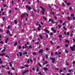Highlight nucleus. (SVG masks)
<instances>
[{
	"instance_id": "9d476101",
	"label": "nucleus",
	"mask_w": 75,
	"mask_h": 75,
	"mask_svg": "<svg viewBox=\"0 0 75 75\" xmlns=\"http://www.w3.org/2000/svg\"><path fill=\"white\" fill-rule=\"evenodd\" d=\"M48 64V61H45L44 63H43V65H44L45 64Z\"/></svg>"
},
{
	"instance_id": "393cba45",
	"label": "nucleus",
	"mask_w": 75,
	"mask_h": 75,
	"mask_svg": "<svg viewBox=\"0 0 75 75\" xmlns=\"http://www.w3.org/2000/svg\"><path fill=\"white\" fill-rule=\"evenodd\" d=\"M24 66L25 67H27L28 68L29 67V66L28 65L26 64L24 65Z\"/></svg>"
},
{
	"instance_id": "864d4df0",
	"label": "nucleus",
	"mask_w": 75,
	"mask_h": 75,
	"mask_svg": "<svg viewBox=\"0 0 75 75\" xmlns=\"http://www.w3.org/2000/svg\"><path fill=\"white\" fill-rule=\"evenodd\" d=\"M27 54V52H25L23 53V54Z\"/></svg>"
},
{
	"instance_id": "f704fd0d",
	"label": "nucleus",
	"mask_w": 75,
	"mask_h": 75,
	"mask_svg": "<svg viewBox=\"0 0 75 75\" xmlns=\"http://www.w3.org/2000/svg\"><path fill=\"white\" fill-rule=\"evenodd\" d=\"M40 28H39V27L38 28V29H37L38 31H40Z\"/></svg>"
},
{
	"instance_id": "aec40b11",
	"label": "nucleus",
	"mask_w": 75,
	"mask_h": 75,
	"mask_svg": "<svg viewBox=\"0 0 75 75\" xmlns=\"http://www.w3.org/2000/svg\"><path fill=\"white\" fill-rule=\"evenodd\" d=\"M45 36L47 38H48V35L47 33H45Z\"/></svg>"
},
{
	"instance_id": "69168bd1",
	"label": "nucleus",
	"mask_w": 75,
	"mask_h": 75,
	"mask_svg": "<svg viewBox=\"0 0 75 75\" xmlns=\"http://www.w3.org/2000/svg\"><path fill=\"white\" fill-rule=\"evenodd\" d=\"M59 21L60 22V23H62V20H59Z\"/></svg>"
},
{
	"instance_id": "f257e3e1",
	"label": "nucleus",
	"mask_w": 75,
	"mask_h": 75,
	"mask_svg": "<svg viewBox=\"0 0 75 75\" xmlns=\"http://www.w3.org/2000/svg\"><path fill=\"white\" fill-rule=\"evenodd\" d=\"M73 47H70V48L72 51H74L75 49V45H73Z\"/></svg>"
},
{
	"instance_id": "6ab92c4d",
	"label": "nucleus",
	"mask_w": 75,
	"mask_h": 75,
	"mask_svg": "<svg viewBox=\"0 0 75 75\" xmlns=\"http://www.w3.org/2000/svg\"><path fill=\"white\" fill-rule=\"evenodd\" d=\"M9 32H10V30H7V31L6 32V34H9Z\"/></svg>"
},
{
	"instance_id": "e433bc0d",
	"label": "nucleus",
	"mask_w": 75,
	"mask_h": 75,
	"mask_svg": "<svg viewBox=\"0 0 75 75\" xmlns=\"http://www.w3.org/2000/svg\"><path fill=\"white\" fill-rule=\"evenodd\" d=\"M62 5L63 6H65V4L64 2L62 3Z\"/></svg>"
},
{
	"instance_id": "ea45409f",
	"label": "nucleus",
	"mask_w": 75,
	"mask_h": 75,
	"mask_svg": "<svg viewBox=\"0 0 75 75\" xmlns=\"http://www.w3.org/2000/svg\"><path fill=\"white\" fill-rule=\"evenodd\" d=\"M3 41H1L0 42V43L1 44H3Z\"/></svg>"
},
{
	"instance_id": "052dcab7",
	"label": "nucleus",
	"mask_w": 75,
	"mask_h": 75,
	"mask_svg": "<svg viewBox=\"0 0 75 75\" xmlns=\"http://www.w3.org/2000/svg\"><path fill=\"white\" fill-rule=\"evenodd\" d=\"M55 69L57 71H58V70H59V69H58V68H55Z\"/></svg>"
},
{
	"instance_id": "2eb2a0df",
	"label": "nucleus",
	"mask_w": 75,
	"mask_h": 75,
	"mask_svg": "<svg viewBox=\"0 0 75 75\" xmlns=\"http://www.w3.org/2000/svg\"><path fill=\"white\" fill-rule=\"evenodd\" d=\"M67 6H71V4L69 2L67 3Z\"/></svg>"
},
{
	"instance_id": "a211bd4d",
	"label": "nucleus",
	"mask_w": 75,
	"mask_h": 75,
	"mask_svg": "<svg viewBox=\"0 0 75 75\" xmlns=\"http://www.w3.org/2000/svg\"><path fill=\"white\" fill-rule=\"evenodd\" d=\"M52 24H55V22H54V21L53 20H52Z\"/></svg>"
},
{
	"instance_id": "f8f14e48",
	"label": "nucleus",
	"mask_w": 75,
	"mask_h": 75,
	"mask_svg": "<svg viewBox=\"0 0 75 75\" xmlns=\"http://www.w3.org/2000/svg\"><path fill=\"white\" fill-rule=\"evenodd\" d=\"M25 16V15H24V14H23L21 15V18H23V17H24L25 16Z\"/></svg>"
},
{
	"instance_id": "a19ab883",
	"label": "nucleus",
	"mask_w": 75,
	"mask_h": 75,
	"mask_svg": "<svg viewBox=\"0 0 75 75\" xmlns=\"http://www.w3.org/2000/svg\"><path fill=\"white\" fill-rule=\"evenodd\" d=\"M43 18L44 20H47V18H45L44 16H43Z\"/></svg>"
},
{
	"instance_id": "13d9d810",
	"label": "nucleus",
	"mask_w": 75,
	"mask_h": 75,
	"mask_svg": "<svg viewBox=\"0 0 75 75\" xmlns=\"http://www.w3.org/2000/svg\"><path fill=\"white\" fill-rule=\"evenodd\" d=\"M53 31V33H56V31H55V30H54Z\"/></svg>"
},
{
	"instance_id": "1a4fd4ad",
	"label": "nucleus",
	"mask_w": 75,
	"mask_h": 75,
	"mask_svg": "<svg viewBox=\"0 0 75 75\" xmlns=\"http://www.w3.org/2000/svg\"><path fill=\"white\" fill-rule=\"evenodd\" d=\"M5 51H6V47H4V49L1 51V52H5Z\"/></svg>"
},
{
	"instance_id": "9b49d317",
	"label": "nucleus",
	"mask_w": 75,
	"mask_h": 75,
	"mask_svg": "<svg viewBox=\"0 0 75 75\" xmlns=\"http://www.w3.org/2000/svg\"><path fill=\"white\" fill-rule=\"evenodd\" d=\"M24 15V16H27V17H28V13H25V14H23Z\"/></svg>"
},
{
	"instance_id": "338daca9",
	"label": "nucleus",
	"mask_w": 75,
	"mask_h": 75,
	"mask_svg": "<svg viewBox=\"0 0 75 75\" xmlns=\"http://www.w3.org/2000/svg\"><path fill=\"white\" fill-rule=\"evenodd\" d=\"M66 53H68V50H66Z\"/></svg>"
},
{
	"instance_id": "3c124183",
	"label": "nucleus",
	"mask_w": 75,
	"mask_h": 75,
	"mask_svg": "<svg viewBox=\"0 0 75 75\" xmlns=\"http://www.w3.org/2000/svg\"><path fill=\"white\" fill-rule=\"evenodd\" d=\"M50 43H51V44H53V42H52V40H51L50 41Z\"/></svg>"
},
{
	"instance_id": "423d86ee",
	"label": "nucleus",
	"mask_w": 75,
	"mask_h": 75,
	"mask_svg": "<svg viewBox=\"0 0 75 75\" xmlns=\"http://www.w3.org/2000/svg\"><path fill=\"white\" fill-rule=\"evenodd\" d=\"M43 69H44V71H48V68H46L45 67H43Z\"/></svg>"
},
{
	"instance_id": "2f4dec72",
	"label": "nucleus",
	"mask_w": 75,
	"mask_h": 75,
	"mask_svg": "<svg viewBox=\"0 0 75 75\" xmlns=\"http://www.w3.org/2000/svg\"><path fill=\"white\" fill-rule=\"evenodd\" d=\"M37 72H39V68L38 67L37 68Z\"/></svg>"
},
{
	"instance_id": "dca6fc26",
	"label": "nucleus",
	"mask_w": 75,
	"mask_h": 75,
	"mask_svg": "<svg viewBox=\"0 0 75 75\" xmlns=\"http://www.w3.org/2000/svg\"><path fill=\"white\" fill-rule=\"evenodd\" d=\"M65 42H68V44H69V41L68 40H66Z\"/></svg>"
},
{
	"instance_id": "7c9ffc66",
	"label": "nucleus",
	"mask_w": 75,
	"mask_h": 75,
	"mask_svg": "<svg viewBox=\"0 0 75 75\" xmlns=\"http://www.w3.org/2000/svg\"><path fill=\"white\" fill-rule=\"evenodd\" d=\"M5 55V54L4 53H2V54H0V55H1V56H3V55Z\"/></svg>"
},
{
	"instance_id": "bb28decb",
	"label": "nucleus",
	"mask_w": 75,
	"mask_h": 75,
	"mask_svg": "<svg viewBox=\"0 0 75 75\" xmlns=\"http://www.w3.org/2000/svg\"><path fill=\"white\" fill-rule=\"evenodd\" d=\"M29 71V70L27 69V70L25 71V73H27Z\"/></svg>"
},
{
	"instance_id": "8fccbe9b",
	"label": "nucleus",
	"mask_w": 75,
	"mask_h": 75,
	"mask_svg": "<svg viewBox=\"0 0 75 75\" xmlns=\"http://www.w3.org/2000/svg\"><path fill=\"white\" fill-rule=\"evenodd\" d=\"M41 12L42 14H44V12L43 11H41Z\"/></svg>"
},
{
	"instance_id": "a18cd8bd",
	"label": "nucleus",
	"mask_w": 75,
	"mask_h": 75,
	"mask_svg": "<svg viewBox=\"0 0 75 75\" xmlns=\"http://www.w3.org/2000/svg\"><path fill=\"white\" fill-rule=\"evenodd\" d=\"M33 10H34V11L36 13H37V12L36 11H35V9H34V8H33Z\"/></svg>"
},
{
	"instance_id": "7ed1b4c3",
	"label": "nucleus",
	"mask_w": 75,
	"mask_h": 75,
	"mask_svg": "<svg viewBox=\"0 0 75 75\" xmlns=\"http://www.w3.org/2000/svg\"><path fill=\"white\" fill-rule=\"evenodd\" d=\"M26 7L27 8H28V10L29 11L31 10V7L30 6L28 7V5H26Z\"/></svg>"
},
{
	"instance_id": "f03ea898",
	"label": "nucleus",
	"mask_w": 75,
	"mask_h": 75,
	"mask_svg": "<svg viewBox=\"0 0 75 75\" xmlns=\"http://www.w3.org/2000/svg\"><path fill=\"white\" fill-rule=\"evenodd\" d=\"M50 59H51V60H52V62L53 64H54V63H55V58H50Z\"/></svg>"
},
{
	"instance_id": "b1692460",
	"label": "nucleus",
	"mask_w": 75,
	"mask_h": 75,
	"mask_svg": "<svg viewBox=\"0 0 75 75\" xmlns=\"http://www.w3.org/2000/svg\"><path fill=\"white\" fill-rule=\"evenodd\" d=\"M28 48V46H27V44H25V48Z\"/></svg>"
},
{
	"instance_id": "c9c22d12",
	"label": "nucleus",
	"mask_w": 75,
	"mask_h": 75,
	"mask_svg": "<svg viewBox=\"0 0 75 75\" xmlns=\"http://www.w3.org/2000/svg\"><path fill=\"white\" fill-rule=\"evenodd\" d=\"M54 54V53L52 52H51V56H53V55Z\"/></svg>"
},
{
	"instance_id": "37998d69",
	"label": "nucleus",
	"mask_w": 75,
	"mask_h": 75,
	"mask_svg": "<svg viewBox=\"0 0 75 75\" xmlns=\"http://www.w3.org/2000/svg\"><path fill=\"white\" fill-rule=\"evenodd\" d=\"M72 7H69V10H72Z\"/></svg>"
},
{
	"instance_id": "4d7b16f0",
	"label": "nucleus",
	"mask_w": 75,
	"mask_h": 75,
	"mask_svg": "<svg viewBox=\"0 0 75 75\" xmlns=\"http://www.w3.org/2000/svg\"><path fill=\"white\" fill-rule=\"evenodd\" d=\"M45 56L46 57V58H48V56H47V54L45 55Z\"/></svg>"
},
{
	"instance_id": "0e129e2a",
	"label": "nucleus",
	"mask_w": 75,
	"mask_h": 75,
	"mask_svg": "<svg viewBox=\"0 0 75 75\" xmlns=\"http://www.w3.org/2000/svg\"><path fill=\"white\" fill-rule=\"evenodd\" d=\"M6 57H7L8 58H9V56H8L7 55H6Z\"/></svg>"
},
{
	"instance_id": "e2e57ef3",
	"label": "nucleus",
	"mask_w": 75,
	"mask_h": 75,
	"mask_svg": "<svg viewBox=\"0 0 75 75\" xmlns=\"http://www.w3.org/2000/svg\"><path fill=\"white\" fill-rule=\"evenodd\" d=\"M29 48H32V47H31V46L30 45L29 46Z\"/></svg>"
},
{
	"instance_id": "6e6d98bb",
	"label": "nucleus",
	"mask_w": 75,
	"mask_h": 75,
	"mask_svg": "<svg viewBox=\"0 0 75 75\" xmlns=\"http://www.w3.org/2000/svg\"><path fill=\"white\" fill-rule=\"evenodd\" d=\"M68 47V44H66L65 45V47Z\"/></svg>"
},
{
	"instance_id": "72a5a7b5",
	"label": "nucleus",
	"mask_w": 75,
	"mask_h": 75,
	"mask_svg": "<svg viewBox=\"0 0 75 75\" xmlns=\"http://www.w3.org/2000/svg\"><path fill=\"white\" fill-rule=\"evenodd\" d=\"M52 20H53L52 19H51V18H50L49 19V22H50L51 21H52Z\"/></svg>"
},
{
	"instance_id": "5701e85b",
	"label": "nucleus",
	"mask_w": 75,
	"mask_h": 75,
	"mask_svg": "<svg viewBox=\"0 0 75 75\" xmlns=\"http://www.w3.org/2000/svg\"><path fill=\"white\" fill-rule=\"evenodd\" d=\"M54 27H52L51 28V30L52 31H53L54 30Z\"/></svg>"
},
{
	"instance_id": "603ef678",
	"label": "nucleus",
	"mask_w": 75,
	"mask_h": 75,
	"mask_svg": "<svg viewBox=\"0 0 75 75\" xmlns=\"http://www.w3.org/2000/svg\"><path fill=\"white\" fill-rule=\"evenodd\" d=\"M73 35V34L72 33H71V34L70 37H72V35Z\"/></svg>"
},
{
	"instance_id": "ddd939ff",
	"label": "nucleus",
	"mask_w": 75,
	"mask_h": 75,
	"mask_svg": "<svg viewBox=\"0 0 75 75\" xmlns=\"http://www.w3.org/2000/svg\"><path fill=\"white\" fill-rule=\"evenodd\" d=\"M14 23L15 24H17V20H14Z\"/></svg>"
},
{
	"instance_id": "58836bf2",
	"label": "nucleus",
	"mask_w": 75,
	"mask_h": 75,
	"mask_svg": "<svg viewBox=\"0 0 75 75\" xmlns=\"http://www.w3.org/2000/svg\"><path fill=\"white\" fill-rule=\"evenodd\" d=\"M71 17H74V14H71Z\"/></svg>"
},
{
	"instance_id": "f3484780",
	"label": "nucleus",
	"mask_w": 75,
	"mask_h": 75,
	"mask_svg": "<svg viewBox=\"0 0 75 75\" xmlns=\"http://www.w3.org/2000/svg\"><path fill=\"white\" fill-rule=\"evenodd\" d=\"M38 65H39V67H42V65H41V64H40V63H38Z\"/></svg>"
},
{
	"instance_id": "5fc2aeb1",
	"label": "nucleus",
	"mask_w": 75,
	"mask_h": 75,
	"mask_svg": "<svg viewBox=\"0 0 75 75\" xmlns=\"http://www.w3.org/2000/svg\"><path fill=\"white\" fill-rule=\"evenodd\" d=\"M54 17L56 19V20H57V17H56V16H54Z\"/></svg>"
},
{
	"instance_id": "c03bdc74",
	"label": "nucleus",
	"mask_w": 75,
	"mask_h": 75,
	"mask_svg": "<svg viewBox=\"0 0 75 75\" xmlns=\"http://www.w3.org/2000/svg\"><path fill=\"white\" fill-rule=\"evenodd\" d=\"M25 73V71H24L22 73V75H24Z\"/></svg>"
},
{
	"instance_id": "79ce46f5",
	"label": "nucleus",
	"mask_w": 75,
	"mask_h": 75,
	"mask_svg": "<svg viewBox=\"0 0 75 75\" xmlns=\"http://www.w3.org/2000/svg\"><path fill=\"white\" fill-rule=\"evenodd\" d=\"M32 70H33V71H35V69L34 67L32 68Z\"/></svg>"
},
{
	"instance_id": "a878e982",
	"label": "nucleus",
	"mask_w": 75,
	"mask_h": 75,
	"mask_svg": "<svg viewBox=\"0 0 75 75\" xmlns=\"http://www.w3.org/2000/svg\"><path fill=\"white\" fill-rule=\"evenodd\" d=\"M2 17V20L3 21H4V19L6 18H5V17L4 16Z\"/></svg>"
},
{
	"instance_id": "4be33fe9",
	"label": "nucleus",
	"mask_w": 75,
	"mask_h": 75,
	"mask_svg": "<svg viewBox=\"0 0 75 75\" xmlns=\"http://www.w3.org/2000/svg\"><path fill=\"white\" fill-rule=\"evenodd\" d=\"M14 46H16V45H17V42H16L14 43Z\"/></svg>"
},
{
	"instance_id": "6e6552de",
	"label": "nucleus",
	"mask_w": 75,
	"mask_h": 75,
	"mask_svg": "<svg viewBox=\"0 0 75 75\" xmlns=\"http://www.w3.org/2000/svg\"><path fill=\"white\" fill-rule=\"evenodd\" d=\"M19 55L20 57H21L22 56V55H23V53H22V52H19Z\"/></svg>"
},
{
	"instance_id": "bf43d9fd",
	"label": "nucleus",
	"mask_w": 75,
	"mask_h": 75,
	"mask_svg": "<svg viewBox=\"0 0 75 75\" xmlns=\"http://www.w3.org/2000/svg\"><path fill=\"white\" fill-rule=\"evenodd\" d=\"M60 47V46H58L57 47V49H58L59 47Z\"/></svg>"
},
{
	"instance_id": "774afa93",
	"label": "nucleus",
	"mask_w": 75,
	"mask_h": 75,
	"mask_svg": "<svg viewBox=\"0 0 75 75\" xmlns=\"http://www.w3.org/2000/svg\"><path fill=\"white\" fill-rule=\"evenodd\" d=\"M66 75H71V74L70 73H67Z\"/></svg>"
},
{
	"instance_id": "c756f323",
	"label": "nucleus",
	"mask_w": 75,
	"mask_h": 75,
	"mask_svg": "<svg viewBox=\"0 0 75 75\" xmlns=\"http://www.w3.org/2000/svg\"><path fill=\"white\" fill-rule=\"evenodd\" d=\"M62 37V35H59V38H61Z\"/></svg>"
},
{
	"instance_id": "c85d7f7f",
	"label": "nucleus",
	"mask_w": 75,
	"mask_h": 75,
	"mask_svg": "<svg viewBox=\"0 0 75 75\" xmlns=\"http://www.w3.org/2000/svg\"><path fill=\"white\" fill-rule=\"evenodd\" d=\"M63 29H64V30H67V29L66 28H65V27L64 26L63 27Z\"/></svg>"
},
{
	"instance_id": "412c9836",
	"label": "nucleus",
	"mask_w": 75,
	"mask_h": 75,
	"mask_svg": "<svg viewBox=\"0 0 75 75\" xmlns=\"http://www.w3.org/2000/svg\"><path fill=\"white\" fill-rule=\"evenodd\" d=\"M9 64L10 67H11V66H12V64H11V62H9Z\"/></svg>"
},
{
	"instance_id": "473e14b6",
	"label": "nucleus",
	"mask_w": 75,
	"mask_h": 75,
	"mask_svg": "<svg viewBox=\"0 0 75 75\" xmlns=\"http://www.w3.org/2000/svg\"><path fill=\"white\" fill-rule=\"evenodd\" d=\"M58 27L59 28H61V25L60 24H59L58 25Z\"/></svg>"
},
{
	"instance_id": "39448f33",
	"label": "nucleus",
	"mask_w": 75,
	"mask_h": 75,
	"mask_svg": "<svg viewBox=\"0 0 75 75\" xmlns=\"http://www.w3.org/2000/svg\"><path fill=\"white\" fill-rule=\"evenodd\" d=\"M45 30L46 33H48V34H49V33H50V32H49V31H48V30L47 29H45Z\"/></svg>"
},
{
	"instance_id": "4468645a",
	"label": "nucleus",
	"mask_w": 75,
	"mask_h": 75,
	"mask_svg": "<svg viewBox=\"0 0 75 75\" xmlns=\"http://www.w3.org/2000/svg\"><path fill=\"white\" fill-rule=\"evenodd\" d=\"M39 37L42 40V39H43V38H42V36H41V35H40Z\"/></svg>"
},
{
	"instance_id": "20e7f679",
	"label": "nucleus",
	"mask_w": 75,
	"mask_h": 75,
	"mask_svg": "<svg viewBox=\"0 0 75 75\" xmlns=\"http://www.w3.org/2000/svg\"><path fill=\"white\" fill-rule=\"evenodd\" d=\"M43 52V50L42 49H40V50L39 51V54H42Z\"/></svg>"
},
{
	"instance_id": "680f3d73",
	"label": "nucleus",
	"mask_w": 75,
	"mask_h": 75,
	"mask_svg": "<svg viewBox=\"0 0 75 75\" xmlns=\"http://www.w3.org/2000/svg\"><path fill=\"white\" fill-rule=\"evenodd\" d=\"M19 49H20L21 48V47L19 46L18 47Z\"/></svg>"
},
{
	"instance_id": "de8ad7c7",
	"label": "nucleus",
	"mask_w": 75,
	"mask_h": 75,
	"mask_svg": "<svg viewBox=\"0 0 75 75\" xmlns=\"http://www.w3.org/2000/svg\"><path fill=\"white\" fill-rule=\"evenodd\" d=\"M6 65H4L3 66V65H2L1 66V67H2V68H4V67H6Z\"/></svg>"
},
{
	"instance_id": "49530a36",
	"label": "nucleus",
	"mask_w": 75,
	"mask_h": 75,
	"mask_svg": "<svg viewBox=\"0 0 75 75\" xmlns=\"http://www.w3.org/2000/svg\"><path fill=\"white\" fill-rule=\"evenodd\" d=\"M33 55H37V53L35 52H33Z\"/></svg>"
},
{
	"instance_id": "cd10ccee",
	"label": "nucleus",
	"mask_w": 75,
	"mask_h": 75,
	"mask_svg": "<svg viewBox=\"0 0 75 75\" xmlns=\"http://www.w3.org/2000/svg\"><path fill=\"white\" fill-rule=\"evenodd\" d=\"M39 44V42H37L35 43V45H38Z\"/></svg>"
},
{
	"instance_id": "09e8293b",
	"label": "nucleus",
	"mask_w": 75,
	"mask_h": 75,
	"mask_svg": "<svg viewBox=\"0 0 75 75\" xmlns=\"http://www.w3.org/2000/svg\"><path fill=\"white\" fill-rule=\"evenodd\" d=\"M67 19H68V20H70V17H68L67 18Z\"/></svg>"
},
{
	"instance_id": "0eeeda50",
	"label": "nucleus",
	"mask_w": 75,
	"mask_h": 75,
	"mask_svg": "<svg viewBox=\"0 0 75 75\" xmlns=\"http://www.w3.org/2000/svg\"><path fill=\"white\" fill-rule=\"evenodd\" d=\"M40 8H41V9H42V10H43V11H44V12H45V9H44L41 6H40Z\"/></svg>"
},
{
	"instance_id": "4c0bfd02",
	"label": "nucleus",
	"mask_w": 75,
	"mask_h": 75,
	"mask_svg": "<svg viewBox=\"0 0 75 75\" xmlns=\"http://www.w3.org/2000/svg\"><path fill=\"white\" fill-rule=\"evenodd\" d=\"M67 35L68 36L69 35V32H68L67 33Z\"/></svg>"
}]
</instances>
